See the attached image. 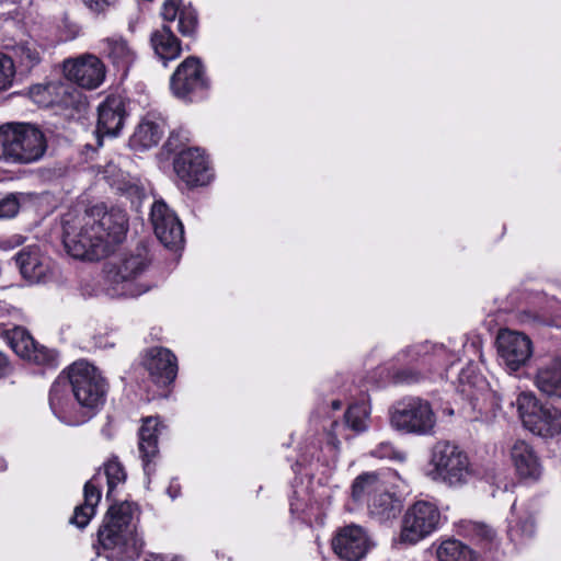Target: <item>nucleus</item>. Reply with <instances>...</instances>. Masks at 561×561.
<instances>
[{
    "label": "nucleus",
    "mask_w": 561,
    "mask_h": 561,
    "mask_svg": "<svg viewBox=\"0 0 561 561\" xmlns=\"http://www.w3.org/2000/svg\"><path fill=\"white\" fill-rule=\"evenodd\" d=\"M69 257L92 263L106 257L107 294L117 298H136L149 290L139 277L151 264L148 248H65Z\"/></svg>",
    "instance_id": "obj_1"
},
{
    "label": "nucleus",
    "mask_w": 561,
    "mask_h": 561,
    "mask_svg": "<svg viewBox=\"0 0 561 561\" xmlns=\"http://www.w3.org/2000/svg\"><path fill=\"white\" fill-rule=\"evenodd\" d=\"M139 512L136 504L122 502L110 506L98 539L108 561H133L139 557L145 541L137 531Z\"/></svg>",
    "instance_id": "obj_2"
},
{
    "label": "nucleus",
    "mask_w": 561,
    "mask_h": 561,
    "mask_svg": "<svg viewBox=\"0 0 561 561\" xmlns=\"http://www.w3.org/2000/svg\"><path fill=\"white\" fill-rule=\"evenodd\" d=\"M103 207L95 206L87 213L84 217V227L81 228L78 238H70V229L68 224L64 226L62 245H118L122 244L128 231L127 214L121 208H112L110 211L103 213L99 221L93 219L94 215H100Z\"/></svg>",
    "instance_id": "obj_3"
},
{
    "label": "nucleus",
    "mask_w": 561,
    "mask_h": 561,
    "mask_svg": "<svg viewBox=\"0 0 561 561\" xmlns=\"http://www.w3.org/2000/svg\"><path fill=\"white\" fill-rule=\"evenodd\" d=\"M47 149L44 133L28 123H7L0 126V161L31 164L41 160Z\"/></svg>",
    "instance_id": "obj_4"
},
{
    "label": "nucleus",
    "mask_w": 561,
    "mask_h": 561,
    "mask_svg": "<svg viewBox=\"0 0 561 561\" xmlns=\"http://www.w3.org/2000/svg\"><path fill=\"white\" fill-rule=\"evenodd\" d=\"M459 355L455 351L447 350L444 345L419 343L400 350L391 359L387 368L388 377L398 383H412L420 380V375L407 368L399 369L417 363L430 365L436 369L447 370L456 362Z\"/></svg>",
    "instance_id": "obj_5"
},
{
    "label": "nucleus",
    "mask_w": 561,
    "mask_h": 561,
    "mask_svg": "<svg viewBox=\"0 0 561 561\" xmlns=\"http://www.w3.org/2000/svg\"><path fill=\"white\" fill-rule=\"evenodd\" d=\"M427 477L448 486H462L476 474L466 451L449 440H439L431 449Z\"/></svg>",
    "instance_id": "obj_6"
},
{
    "label": "nucleus",
    "mask_w": 561,
    "mask_h": 561,
    "mask_svg": "<svg viewBox=\"0 0 561 561\" xmlns=\"http://www.w3.org/2000/svg\"><path fill=\"white\" fill-rule=\"evenodd\" d=\"M390 425L397 432L414 436H433L436 432L437 415L432 403L416 396L397 401L389 412Z\"/></svg>",
    "instance_id": "obj_7"
},
{
    "label": "nucleus",
    "mask_w": 561,
    "mask_h": 561,
    "mask_svg": "<svg viewBox=\"0 0 561 561\" xmlns=\"http://www.w3.org/2000/svg\"><path fill=\"white\" fill-rule=\"evenodd\" d=\"M66 378L88 421L105 401L107 386L104 378L95 366L84 360L73 363Z\"/></svg>",
    "instance_id": "obj_8"
},
{
    "label": "nucleus",
    "mask_w": 561,
    "mask_h": 561,
    "mask_svg": "<svg viewBox=\"0 0 561 561\" xmlns=\"http://www.w3.org/2000/svg\"><path fill=\"white\" fill-rule=\"evenodd\" d=\"M512 404L516 407L523 425L531 433L552 437L561 432V412L541 404L533 392H520Z\"/></svg>",
    "instance_id": "obj_9"
},
{
    "label": "nucleus",
    "mask_w": 561,
    "mask_h": 561,
    "mask_svg": "<svg viewBox=\"0 0 561 561\" xmlns=\"http://www.w3.org/2000/svg\"><path fill=\"white\" fill-rule=\"evenodd\" d=\"M172 94L185 102L204 98L209 80L199 58L188 56L175 69L170 79Z\"/></svg>",
    "instance_id": "obj_10"
},
{
    "label": "nucleus",
    "mask_w": 561,
    "mask_h": 561,
    "mask_svg": "<svg viewBox=\"0 0 561 561\" xmlns=\"http://www.w3.org/2000/svg\"><path fill=\"white\" fill-rule=\"evenodd\" d=\"M438 507L428 501H417L405 511L402 522L401 542L415 545L436 531L440 525Z\"/></svg>",
    "instance_id": "obj_11"
},
{
    "label": "nucleus",
    "mask_w": 561,
    "mask_h": 561,
    "mask_svg": "<svg viewBox=\"0 0 561 561\" xmlns=\"http://www.w3.org/2000/svg\"><path fill=\"white\" fill-rule=\"evenodd\" d=\"M66 79L85 90H95L102 85L106 77V67L94 54H82L62 61Z\"/></svg>",
    "instance_id": "obj_12"
},
{
    "label": "nucleus",
    "mask_w": 561,
    "mask_h": 561,
    "mask_svg": "<svg viewBox=\"0 0 561 561\" xmlns=\"http://www.w3.org/2000/svg\"><path fill=\"white\" fill-rule=\"evenodd\" d=\"M497 354L501 365L510 373L525 366L533 356V342L523 332L502 329L496 336Z\"/></svg>",
    "instance_id": "obj_13"
},
{
    "label": "nucleus",
    "mask_w": 561,
    "mask_h": 561,
    "mask_svg": "<svg viewBox=\"0 0 561 561\" xmlns=\"http://www.w3.org/2000/svg\"><path fill=\"white\" fill-rule=\"evenodd\" d=\"M49 407L54 415L66 425L77 426L87 422V414L73 398L66 377H58L53 383Z\"/></svg>",
    "instance_id": "obj_14"
},
{
    "label": "nucleus",
    "mask_w": 561,
    "mask_h": 561,
    "mask_svg": "<svg viewBox=\"0 0 561 561\" xmlns=\"http://www.w3.org/2000/svg\"><path fill=\"white\" fill-rule=\"evenodd\" d=\"M176 175L187 186H202L213 179L208 160L198 148H188L179 152L173 162Z\"/></svg>",
    "instance_id": "obj_15"
},
{
    "label": "nucleus",
    "mask_w": 561,
    "mask_h": 561,
    "mask_svg": "<svg viewBox=\"0 0 561 561\" xmlns=\"http://www.w3.org/2000/svg\"><path fill=\"white\" fill-rule=\"evenodd\" d=\"M150 219L154 234L162 245H183L184 227L163 201L153 203Z\"/></svg>",
    "instance_id": "obj_16"
},
{
    "label": "nucleus",
    "mask_w": 561,
    "mask_h": 561,
    "mask_svg": "<svg viewBox=\"0 0 561 561\" xmlns=\"http://www.w3.org/2000/svg\"><path fill=\"white\" fill-rule=\"evenodd\" d=\"M335 554L345 561H360L370 548L366 531L357 525L345 526L332 539Z\"/></svg>",
    "instance_id": "obj_17"
},
{
    "label": "nucleus",
    "mask_w": 561,
    "mask_h": 561,
    "mask_svg": "<svg viewBox=\"0 0 561 561\" xmlns=\"http://www.w3.org/2000/svg\"><path fill=\"white\" fill-rule=\"evenodd\" d=\"M126 118V100L121 94L107 95L98 106V136H117Z\"/></svg>",
    "instance_id": "obj_18"
},
{
    "label": "nucleus",
    "mask_w": 561,
    "mask_h": 561,
    "mask_svg": "<svg viewBox=\"0 0 561 561\" xmlns=\"http://www.w3.org/2000/svg\"><path fill=\"white\" fill-rule=\"evenodd\" d=\"M370 414V409L368 404L365 402L351 404L345 414H344V423L340 424L337 422H332L331 430L329 432V442L327 448L332 454L331 463H328L327 467L329 470L335 468L336 465V449H337V437L342 435V431L346 427L354 431L355 433H360L367 430L368 427V419Z\"/></svg>",
    "instance_id": "obj_19"
},
{
    "label": "nucleus",
    "mask_w": 561,
    "mask_h": 561,
    "mask_svg": "<svg viewBox=\"0 0 561 561\" xmlns=\"http://www.w3.org/2000/svg\"><path fill=\"white\" fill-rule=\"evenodd\" d=\"M144 365L152 380L162 386L174 381L178 374L175 355L164 347L150 348L144 359Z\"/></svg>",
    "instance_id": "obj_20"
},
{
    "label": "nucleus",
    "mask_w": 561,
    "mask_h": 561,
    "mask_svg": "<svg viewBox=\"0 0 561 561\" xmlns=\"http://www.w3.org/2000/svg\"><path fill=\"white\" fill-rule=\"evenodd\" d=\"M20 273L27 282H46L51 273L50 260L43 255L39 248H24L15 256Z\"/></svg>",
    "instance_id": "obj_21"
},
{
    "label": "nucleus",
    "mask_w": 561,
    "mask_h": 561,
    "mask_svg": "<svg viewBox=\"0 0 561 561\" xmlns=\"http://www.w3.org/2000/svg\"><path fill=\"white\" fill-rule=\"evenodd\" d=\"M100 53L117 71L127 75L137 59L136 49L123 36L113 35L100 42Z\"/></svg>",
    "instance_id": "obj_22"
},
{
    "label": "nucleus",
    "mask_w": 561,
    "mask_h": 561,
    "mask_svg": "<svg viewBox=\"0 0 561 561\" xmlns=\"http://www.w3.org/2000/svg\"><path fill=\"white\" fill-rule=\"evenodd\" d=\"M13 351L21 357L38 365L56 366L55 351L38 345L25 331H16L11 337Z\"/></svg>",
    "instance_id": "obj_23"
},
{
    "label": "nucleus",
    "mask_w": 561,
    "mask_h": 561,
    "mask_svg": "<svg viewBox=\"0 0 561 561\" xmlns=\"http://www.w3.org/2000/svg\"><path fill=\"white\" fill-rule=\"evenodd\" d=\"M42 91H47L49 98V106H58L61 108H73L81 112L85 108L87 100L75 83L68 81H50L45 84Z\"/></svg>",
    "instance_id": "obj_24"
},
{
    "label": "nucleus",
    "mask_w": 561,
    "mask_h": 561,
    "mask_svg": "<svg viewBox=\"0 0 561 561\" xmlns=\"http://www.w3.org/2000/svg\"><path fill=\"white\" fill-rule=\"evenodd\" d=\"M517 474L523 479L537 480L542 471L538 455L525 440H516L510 450Z\"/></svg>",
    "instance_id": "obj_25"
},
{
    "label": "nucleus",
    "mask_w": 561,
    "mask_h": 561,
    "mask_svg": "<svg viewBox=\"0 0 561 561\" xmlns=\"http://www.w3.org/2000/svg\"><path fill=\"white\" fill-rule=\"evenodd\" d=\"M161 431V424L157 417L148 416L144 419L139 428L138 449L142 459L144 470L146 474H150V463L158 455V436Z\"/></svg>",
    "instance_id": "obj_26"
},
{
    "label": "nucleus",
    "mask_w": 561,
    "mask_h": 561,
    "mask_svg": "<svg viewBox=\"0 0 561 561\" xmlns=\"http://www.w3.org/2000/svg\"><path fill=\"white\" fill-rule=\"evenodd\" d=\"M101 480L102 477L98 473L84 484V503L75 508L73 516L70 519V523L78 528H84L95 514V507L101 500Z\"/></svg>",
    "instance_id": "obj_27"
},
{
    "label": "nucleus",
    "mask_w": 561,
    "mask_h": 561,
    "mask_svg": "<svg viewBox=\"0 0 561 561\" xmlns=\"http://www.w3.org/2000/svg\"><path fill=\"white\" fill-rule=\"evenodd\" d=\"M386 486V482L379 472H363L354 479L351 485V497L359 505H367Z\"/></svg>",
    "instance_id": "obj_28"
},
{
    "label": "nucleus",
    "mask_w": 561,
    "mask_h": 561,
    "mask_svg": "<svg viewBox=\"0 0 561 561\" xmlns=\"http://www.w3.org/2000/svg\"><path fill=\"white\" fill-rule=\"evenodd\" d=\"M535 385L540 392L561 398V355L554 356L538 368Z\"/></svg>",
    "instance_id": "obj_29"
},
{
    "label": "nucleus",
    "mask_w": 561,
    "mask_h": 561,
    "mask_svg": "<svg viewBox=\"0 0 561 561\" xmlns=\"http://www.w3.org/2000/svg\"><path fill=\"white\" fill-rule=\"evenodd\" d=\"M167 123L163 118H156L148 114L137 126L131 136L134 146L148 149L156 146L162 138Z\"/></svg>",
    "instance_id": "obj_30"
},
{
    "label": "nucleus",
    "mask_w": 561,
    "mask_h": 561,
    "mask_svg": "<svg viewBox=\"0 0 561 561\" xmlns=\"http://www.w3.org/2000/svg\"><path fill=\"white\" fill-rule=\"evenodd\" d=\"M150 43L154 54L164 62V65L170 60L176 59L181 55V42L168 25H163L161 28L156 30L151 34Z\"/></svg>",
    "instance_id": "obj_31"
},
{
    "label": "nucleus",
    "mask_w": 561,
    "mask_h": 561,
    "mask_svg": "<svg viewBox=\"0 0 561 561\" xmlns=\"http://www.w3.org/2000/svg\"><path fill=\"white\" fill-rule=\"evenodd\" d=\"M366 506L371 517L383 523L396 518L399 515L402 508V503L400 499L386 486Z\"/></svg>",
    "instance_id": "obj_32"
},
{
    "label": "nucleus",
    "mask_w": 561,
    "mask_h": 561,
    "mask_svg": "<svg viewBox=\"0 0 561 561\" xmlns=\"http://www.w3.org/2000/svg\"><path fill=\"white\" fill-rule=\"evenodd\" d=\"M438 561H476V552L467 545L456 539L440 542L436 549Z\"/></svg>",
    "instance_id": "obj_33"
},
{
    "label": "nucleus",
    "mask_w": 561,
    "mask_h": 561,
    "mask_svg": "<svg viewBox=\"0 0 561 561\" xmlns=\"http://www.w3.org/2000/svg\"><path fill=\"white\" fill-rule=\"evenodd\" d=\"M458 380L459 392L471 401H478L479 392L486 388L485 380L471 366L460 371Z\"/></svg>",
    "instance_id": "obj_34"
},
{
    "label": "nucleus",
    "mask_w": 561,
    "mask_h": 561,
    "mask_svg": "<svg viewBox=\"0 0 561 561\" xmlns=\"http://www.w3.org/2000/svg\"><path fill=\"white\" fill-rule=\"evenodd\" d=\"M7 49L11 53L9 56L12 57V60L15 59L20 67L25 69H32L41 61V54L34 42H21L7 46Z\"/></svg>",
    "instance_id": "obj_35"
},
{
    "label": "nucleus",
    "mask_w": 561,
    "mask_h": 561,
    "mask_svg": "<svg viewBox=\"0 0 561 561\" xmlns=\"http://www.w3.org/2000/svg\"><path fill=\"white\" fill-rule=\"evenodd\" d=\"M535 534V522L533 516L526 515L524 518L510 519L508 536L516 543H522L533 537Z\"/></svg>",
    "instance_id": "obj_36"
},
{
    "label": "nucleus",
    "mask_w": 561,
    "mask_h": 561,
    "mask_svg": "<svg viewBox=\"0 0 561 561\" xmlns=\"http://www.w3.org/2000/svg\"><path fill=\"white\" fill-rule=\"evenodd\" d=\"M463 535L480 545L493 541L495 533L488 525L478 522H467L462 526Z\"/></svg>",
    "instance_id": "obj_37"
},
{
    "label": "nucleus",
    "mask_w": 561,
    "mask_h": 561,
    "mask_svg": "<svg viewBox=\"0 0 561 561\" xmlns=\"http://www.w3.org/2000/svg\"><path fill=\"white\" fill-rule=\"evenodd\" d=\"M104 474L107 481V499L112 496L115 488L124 483L126 480V472L124 467L117 459L108 460L104 466Z\"/></svg>",
    "instance_id": "obj_38"
},
{
    "label": "nucleus",
    "mask_w": 561,
    "mask_h": 561,
    "mask_svg": "<svg viewBox=\"0 0 561 561\" xmlns=\"http://www.w3.org/2000/svg\"><path fill=\"white\" fill-rule=\"evenodd\" d=\"M15 77V65L12 57L0 51V92L12 87Z\"/></svg>",
    "instance_id": "obj_39"
},
{
    "label": "nucleus",
    "mask_w": 561,
    "mask_h": 561,
    "mask_svg": "<svg viewBox=\"0 0 561 561\" xmlns=\"http://www.w3.org/2000/svg\"><path fill=\"white\" fill-rule=\"evenodd\" d=\"M370 455L379 459H389L403 462L407 458L404 451L397 449L391 443L382 442L378 444L371 451Z\"/></svg>",
    "instance_id": "obj_40"
},
{
    "label": "nucleus",
    "mask_w": 561,
    "mask_h": 561,
    "mask_svg": "<svg viewBox=\"0 0 561 561\" xmlns=\"http://www.w3.org/2000/svg\"><path fill=\"white\" fill-rule=\"evenodd\" d=\"M197 27V14L191 8H182L179 16L178 30L183 36H191Z\"/></svg>",
    "instance_id": "obj_41"
},
{
    "label": "nucleus",
    "mask_w": 561,
    "mask_h": 561,
    "mask_svg": "<svg viewBox=\"0 0 561 561\" xmlns=\"http://www.w3.org/2000/svg\"><path fill=\"white\" fill-rule=\"evenodd\" d=\"M20 209V202L14 194H9L0 199V219L14 217Z\"/></svg>",
    "instance_id": "obj_42"
},
{
    "label": "nucleus",
    "mask_w": 561,
    "mask_h": 561,
    "mask_svg": "<svg viewBox=\"0 0 561 561\" xmlns=\"http://www.w3.org/2000/svg\"><path fill=\"white\" fill-rule=\"evenodd\" d=\"M181 0H165L162 5V16L165 21H174L180 16Z\"/></svg>",
    "instance_id": "obj_43"
},
{
    "label": "nucleus",
    "mask_w": 561,
    "mask_h": 561,
    "mask_svg": "<svg viewBox=\"0 0 561 561\" xmlns=\"http://www.w3.org/2000/svg\"><path fill=\"white\" fill-rule=\"evenodd\" d=\"M84 5L94 13L105 12L107 9L114 7L118 0H82Z\"/></svg>",
    "instance_id": "obj_44"
},
{
    "label": "nucleus",
    "mask_w": 561,
    "mask_h": 561,
    "mask_svg": "<svg viewBox=\"0 0 561 561\" xmlns=\"http://www.w3.org/2000/svg\"><path fill=\"white\" fill-rule=\"evenodd\" d=\"M298 495H299L298 491H295V497H293L290 501V511L294 514L306 513L308 516H311L312 510H313L312 504H310V505L305 504L302 499L300 500L298 497Z\"/></svg>",
    "instance_id": "obj_45"
},
{
    "label": "nucleus",
    "mask_w": 561,
    "mask_h": 561,
    "mask_svg": "<svg viewBox=\"0 0 561 561\" xmlns=\"http://www.w3.org/2000/svg\"><path fill=\"white\" fill-rule=\"evenodd\" d=\"M45 88V84H38L30 90V94L35 103L43 105V106H49V98L47 91H42V89Z\"/></svg>",
    "instance_id": "obj_46"
},
{
    "label": "nucleus",
    "mask_w": 561,
    "mask_h": 561,
    "mask_svg": "<svg viewBox=\"0 0 561 561\" xmlns=\"http://www.w3.org/2000/svg\"><path fill=\"white\" fill-rule=\"evenodd\" d=\"M35 239H36V237L34 234H26V236L14 234L11 239V244L12 245H22L25 242H30L31 243L30 245H35L34 244Z\"/></svg>",
    "instance_id": "obj_47"
},
{
    "label": "nucleus",
    "mask_w": 561,
    "mask_h": 561,
    "mask_svg": "<svg viewBox=\"0 0 561 561\" xmlns=\"http://www.w3.org/2000/svg\"><path fill=\"white\" fill-rule=\"evenodd\" d=\"M10 371V364L5 355L0 352V378L7 376Z\"/></svg>",
    "instance_id": "obj_48"
},
{
    "label": "nucleus",
    "mask_w": 561,
    "mask_h": 561,
    "mask_svg": "<svg viewBox=\"0 0 561 561\" xmlns=\"http://www.w3.org/2000/svg\"><path fill=\"white\" fill-rule=\"evenodd\" d=\"M180 136V133H174L172 131L168 141H167V146L170 148V150H175L176 149V145H175V141L178 139V137Z\"/></svg>",
    "instance_id": "obj_49"
},
{
    "label": "nucleus",
    "mask_w": 561,
    "mask_h": 561,
    "mask_svg": "<svg viewBox=\"0 0 561 561\" xmlns=\"http://www.w3.org/2000/svg\"><path fill=\"white\" fill-rule=\"evenodd\" d=\"M168 494L172 497V499H175L179 494H180V486L179 484L172 482L170 484V486L168 488Z\"/></svg>",
    "instance_id": "obj_50"
},
{
    "label": "nucleus",
    "mask_w": 561,
    "mask_h": 561,
    "mask_svg": "<svg viewBox=\"0 0 561 561\" xmlns=\"http://www.w3.org/2000/svg\"><path fill=\"white\" fill-rule=\"evenodd\" d=\"M179 249L180 248H172V247L165 248V250L168 251V254L171 256H174L176 260H179L181 257V253L179 252Z\"/></svg>",
    "instance_id": "obj_51"
},
{
    "label": "nucleus",
    "mask_w": 561,
    "mask_h": 561,
    "mask_svg": "<svg viewBox=\"0 0 561 561\" xmlns=\"http://www.w3.org/2000/svg\"><path fill=\"white\" fill-rule=\"evenodd\" d=\"M331 405H332V409H333V410H340V409H341V407H342V403H341V401H339V400H333V401L331 402Z\"/></svg>",
    "instance_id": "obj_52"
},
{
    "label": "nucleus",
    "mask_w": 561,
    "mask_h": 561,
    "mask_svg": "<svg viewBox=\"0 0 561 561\" xmlns=\"http://www.w3.org/2000/svg\"><path fill=\"white\" fill-rule=\"evenodd\" d=\"M7 469V461L3 458H0V472Z\"/></svg>",
    "instance_id": "obj_53"
},
{
    "label": "nucleus",
    "mask_w": 561,
    "mask_h": 561,
    "mask_svg": "<svg viewBox=\"0 0 561 561\" xmlns=\"http://www.w3.org/2000/svg\"><path fill=\"white\" fill-rule=\"evenodd\" d=\"M465 347H466V348L471 347V348L476 350L477 352H479V350H478V347H477L476 343H473V342H472L470 345H466Z\"/></svg>",
    "instance_id": "obj_54"
},
{
    "label": "nucleus",
    "mask_w": 561,
    "mask_h": 561,
    "mask_svg": "<svg viewBox=\"0 0 561 561\" xmlns=\"http://www.w3.org/2000/svg\"><path fill=\"white\" fill-rule=\"evenodd\" d=\"M534 321H541L540 319H538V317H534L533 319Z\"/></svg>",
    "instance_id": "obj_55"
},
{
    "label": "nucleus",
    "mask_w": 561,
    "mask_h": 561,
    "mask_svg": "<svg viewBox=\"0 0 561 561\" xmlns=\"http://www.w3.org/2000/svg\"><path fill=\"white\" fill-rule=\"evenodd\" d=\"M172 561H178V558L172 559Z\"/></svg>",
    "instance_id": "obj_56"
}]
</instances>
